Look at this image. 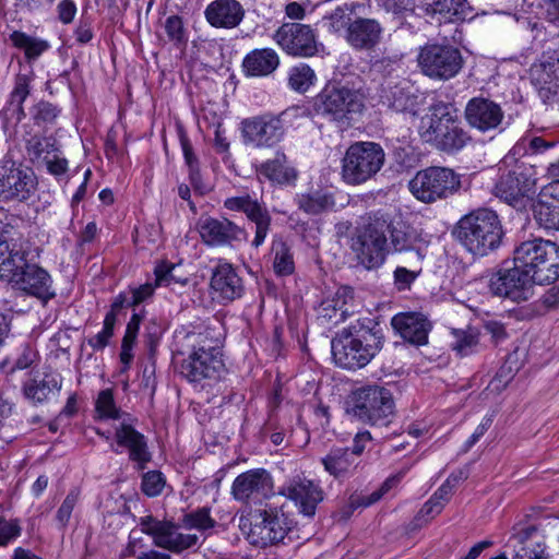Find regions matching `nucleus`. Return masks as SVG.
<instances>
[{
	"instance_id": "nucleus-1",
	"label": "nucleus",
	"mask_w": 559,
	"mask_h": 559,
	"mask_svg": "<svg viewBox=\"0 0 559 559\" xmlns=\"http://www.w3.org/2000/svg\"><path fill=\"white\" fill-rule=\"evenodd\" d=\"M356 265L366 271L382 267L390 254H406V266L393 271V285L399 292L411 288L423 272L428 241L423 233L402 218L378 210L366 213L350 239Z\"/></svg>"
},
{
	"instance_id": "nucleus-2",
	"label": "nucleus",
	"mask_w": 559,
	"mask_h": 559,
	"mask_svg": "<svg viewBox=\"0 0 559 559\" xmlns=\"http://www.w3.org/2000/svg\"><path fill=\"white\" fill-rule=\"evenodd\" d=\"M383 343L380 324L371 318L359 319L332 338V357L335 365L343 369H360L377 356Z\"/></svg>"
},
{
	"instance_id": "nucleus-3",
	"label": "nucleus",
	"mask_w": 559,
	"mask_h": 559,
	"mask_svg": "<svg viewBox=\"0 0 559 559\" xmlns=\"http://www.w3.org/2000/svg\"><path fill=\"white\" fill-rule=\"evenodd\" d=\"M418 135L424 143L447 154L460 152L472 140L462 127L456 107L442 100L432 103L420 118Z\"/></svg>"
},
{
	"instance_id": "nucleus-4",
	"label": "nucleus",
	"mask_w": 559,
	"mask_h": 559,
	"mask_svg": "<svg viewBox=\"0 0 559 559\" xmlns=\"http://www.w3.org/2000/svg\"><path fill=\"white\" fill-rule=\"evenodd\" d=\"M453 236L473 257L483 258L496 252L502 246L504 229L499 215L493 210L479 207L459 219L454 226Z\"/></svg>"
},
{
	"instance_id": "nucleus-5",
	"label": "nucleus",
	"mask_w": 559,
	"mask_h": 559,
	"mask_svg": "<svg viewBox=\"0 0 559 559\" xmlns=\"http://www.w3.org/2000/svg\"><path fill=\"white\" fill-rule=\"evenodd\" d=\"M513 261L525 269L537 285H549L559 278V246L551 240L522 241L513 250Z\"/></svg>"
},
{
	"instance_id": "nucleus-6",
	"label": "nucleus",
	"mask_w": 559,
	"mask_h": 559,
	"mask_svg": "<svg viewBox=\"0 0 559 559\" xmlns=\"http://www.w3.org/2000/svg\"><path fill=\"white\" fill-rule=\"evenodd\" d=\"M365 108L364 95L338 82H329L314 97L317 115L338 124H348Z\"/></svg>"
},
{
	"instance_id": "nucleus-7",
	"label": "nucleus",
	"mask_w": 559,
	"mask_h": 559,
	"mask_svg": "<svg viewBox=\"0 0 559 559\" xmlns=\"http://www.w3.org/2000/svg\"><path fill=\"white\" fill-rule=\"evenodd\" d=\"M350 414L371 427H388L395 418L392 392L381 385H366L353 392Z\"/></svg>"
},
{
	"instance_id": "nucleus-8",
	"label": "nucleus",
	"mask_w": 559,
	"mask_h": 559,
	"mask_svg": "<svg viewBox=\"0 0 559 559\" xmlns=\"http://www.w3.org/2000/svg\"><path fill=\"white\" fill-rule=\"evenodd\" d=\"M384 162L385 153L379 143L355 142L348 146L342 158V179L352 186L365 183L381 170Z\"/></svg>"
},
{
	"instance_id": "nucleus-9",
	"label": "nucleus",
	"mask_w": 559,
	"mask_h": 559,
	"mask_svg": "<svg viewBox=\"0 0 559 559\" xmlns=\"http://www.w3.org/2000/svg\"><path fill=\"white\" fill-rule=\"evenodd\" d=\"M408 188L417 200L433 203L455 194L461 188V176L448 167L430 166L417 171Z\"/></svg>"
},
{
	"instance_id": "nucleus-10",
	"label": "nucleus",
	"mask_w": 559,
	"mask_h": 559,
	"mask_svg": "<svg viewBox=\"0 0 559 559\" xmlns=\"http://www.w3.org/2000/svg\"><path fill=\"white\" fill-rule=\"evenodd\" d=\"M417 62L424 75L439 81L453 79L464 66L461 50L449 43H427L419 48Z\"/></svg>"
},
{
	"instance_id": "nucleus-11",
	"label": "nucleus",
	"mask_w": 559,
	"mask_h": 559,
	"mask_svg": "<svg viewBox=\"0 0 559 559\" xmlns=\"http://www.w3.org/2000/svg\"><path fill=\"white\" fill-rule=\"evenodd\" d=\"M260 522L251 525L248 540L255 547H267L294 540L295 521L283 508L266 507L259 511Z\"/></svg>"
},
{
	"instance_id": "nucleus-12",
	"label": "nucleus",
	"mask_w": 559,
	"mask_h": 559,
	"mask_svg": "<svg viewBox=\"0 0 559 559\" xmlns=\"http://www.w3.org/2000/svg\"><path fill=\"white\" fill-rule=\"evenodd\" d=\"M34 170L21 160H14L11 153L0 160V201L26 202L37 190Z\"/></svg>"
},
{
	"instance_id": "nucleus-13",
	"label": "nucleus",
	"mask_w": 559,
	"mask_h": 559,
	"mask_svg": "<svg viewBox=\"0 0 559 559\" xmlns=\"http://www.w3.org/2000/svg\"><path fill=\"white\" fill-rule=\"evenodd\" d=\"M534 285H537L536 281L513 260L512 266H509V261L506 260L502 267L489 280V290L492 295L515 302L528 300L533 295Z\"/></svg>"
},
{
	"instance_id": "nucleus-14",
	"label": "nucleus",
	"mask_w": 559,
	"mask_h": 559,
	"mask_svg": "<svg viewBox=\"0 0 559 559\" xmlns=\"http://www.w3.org/2000/svg\"><path fill=\"white\" fill-rule=\"evenodd\" d=\"M535 183V167L524 160H516L500 175L493 191L496 197L516 207L522 206L524 199L534 192Z\"/></svg>"
},
{
	"instance_id": "nucleus-15",
	"label": "nucleus",
	"mask_w": 559,
	"mask_h": 559,
	"mask_svg": "<svg viewBox=\"0 0 559 559\" xmlns=\"http://www.w3.org/2000/svg\"><path fill=\"white\" fill-rule=\"evenodd\" d=\"M240 132L245 145L271 148L283 140L285 128L280 116L263 114L243 119L240 122Z\"/></svg>"
},
{
	"instance_id": "nucleus-16",
	"label": "nucleus",
	"mask_w": 559,
	"mask_h": 559,
	"mask_svg": "<svg viewBox=\"0 0 559 559\" xmlns=\"http://www.w3.org/2000/svg\"><path fill=\"white\" fill-rule=\"evenodd\" d=\"M224 207L228 211L243 213L246 218L254 224L255 233L251 246L258 249L263 245L270 229L272 216L262 199H257L249 193L227 198Z\"/></svg>"
},
{
	"instance_id": "nucleus-17",
	"label": "nucleus",
	"mask_w": 559,
	"mask_h": 559,
	"mask_svg": "<svg viewBox=\"0 0 559 559\" xmlns=\"http://www.w3.org/2000/svg\"><path fill=\"white\" fill-rule=\"evenodd\" d=\"M273 39L289 56L309 58L318 53L316 31L307 24L284 23Z\"/></svg>"
},
{
	"instance_id": "nucleus-18",
	"label": "nucleus",
	"mask_w": 559,
	"mask_h": 559,
	"mask_svg": "<svg viewBox=\"0 0 559 559\" xmlns=\"http://www.w3.org/2000/svg\"><path fill=\"white\" fill-rule=\"evenodd\" d=\"M35 74L31 68L27 73H17L8 100L0 111L1 128L5 134L14 132L16 126L25 118L24 103L31 95Z\"/></svg>"
},
{
	"instance_id": "nucleus-19",
	"label": "nucleus",
	"mask_w": 559,
	"mask_h": 559,
	"mask_svg": "<svg viewBox=\"0 0 559 559\" xmlns=\"http://www.w3.org/2000/svg\"><path fill=\"white\" fill-rule=\"evenodd\" d=\"M464 118L472 129L481 133L501 131L504 111L501 105L491 98L476 96L466 103Z\"/></svg>"
},
{
	"instance_id": "nucleus-20",
	"label": "nucleus",
	"mask_w": 559,
	"mask_h": 559,
	"mask_svg": "<svg viewBox=\"0 0 559 559\" xmlns=\"http://www.w3.org/2000/svg\"><path fill=\"white\" fill-rule=\"evenodd\" d=\"M379 102L389 110L397 114L416 116L418 112L419 96L405 79H385L379 88Z\"/></svg>"
},
{
	"instance_id": "nucleus-21",
	"label": "nucleus",
	"mask_w": 559,
	"mask_h": 559,
	"mask_svg": "<svg viewBox=\"0 0 559 559\" xmlns=\"http://www.w3.org/2000/svg\"><path fill=\"white\" fill-rule=\"evenodd\" d=\"M224 370L223 357L213 354H210V356L199 355L198 352H189L179 367L182 378L202 388L211 381H217Z\"/></svg>"
},
{
	"instance_id": "nucleus-22",
	"label": "nucleus",
	"mask_w": 559,
	"mask_h": 559,
	"mask_svg": "<svg viewBox=\"0 0 559 559\" xmlns=\"http://www.w3.org/2000/svg\"><path fill=\"white\" fill-rule=\"evenodd\" d=\"M198 230L202 241L210 247L231 246L248 237L243 227L226 217H201L198 222Z\"/></svg>"
},
{
	"instance_id": "nucleus-23",
	"label": "nucleus",
	"mask_w": 559,
	"mask_h": 559,
	"mask_svg": "<svg viewBox=\"0 0 559 559\" xmlns=\"http://www.w3.org/2000/svg\"><path fill=\"white\" fill-rule=\"evenodd\" d=\"M280 493L293 501L299 513L307 518L314 516L318 504L323 500L322 488L301 476L290 478L281 488Z\"/></svg>"
},
{
	"instance_id": "nucleus-24",
	"label": "nucleus",
	"mask_w": 559,
	"mask_h": 559,
	"mask_svg": "<svg viewBox=\"0 0 559 559\" xmlns=\"http://www.w3.org/2000/svg\"><path fill=\"white\" fill-rule=\"evenodd\" d=\"M532 82L544 103L554 102L559 95V49H548L542 61L532 69Z\"/></svg>"
},
{
	"instance_id": "nucleus-25",
	"label": "nucleus",
	"mask_w": 559,
	"mask_h": 559,
	"mask_svg": "<svg viewBox=\"0 0 559 559\" xmlns=\"http://www.w3.org/2000/svg\"><path fill=\"white\" fill-rule=\"evenodd\" d=\"M507 546L513 549L512 559H549L544 537L535 525H514Z\"/></svg>"
},
{
	"instance_id": "nucleus-26",
	"label": "nucleus",
	"mask_w": 559,
	"mask_h": 559,
	"mask_svg": "<svg viewBox=\"0 0 559 559\" xmlns=\"http://www.w3.org/2000/svg\"><path fill=\"white\" fill-rule=\"evenodd\" d=\"M210 288L214 299L229 304L242 297L245 285L237 270L228 262L219 261L212 270Z\"/></svg>"
},
{
	"instance_id": "nucleus-27",
	"label": "nucleus",
	"mask_w": 559,
	"mask_h": 559,
	"mask_svg": "<svg viewBox=\"0 0 559 559\" xmlns=\"http://www.w3.org/2000/svg\"><path fill=\"white\" fill-rule=\"evenodd\" d=\"M273 489L271 474L264 468H254L239 474L233 485L231 495L235 500L249 502L252 499L265 498Z\"/></svg>"
},
{
	"instance_id": "nucleus-28",
	"label": "nucleus",
	"mask_w": 559,
	"mask_h": 559,
	"mask_svg": "<svg viewBox=\"0 0 559 559\" xmlns=\"http://www.w3.org/2000/svg\"><path fill=\"white\" fill-rule=\"evenodd\" d=\"M14 288L39 299L44 304L56 297L50 274L34 263L24 265V272L15 281Z\"/></svg>"
},
{
	"instance_id": "nucleus-29",
	"label": "nucleus",
	"mask_w": 559,
	"mask_h": 559,
	"mask_svg": "<svg viewBox=\"0 0 559 559\" xmlns=\"http://www.w3.org/2000/svg\"><path fill=\"white\" fill-rule=\"evenodd\" d=\"M391 325L405 342L423 346L428 343L431 322L420 312H400L391 319Z\"/></svg>"
},
{
	"instance_id": "nucleus-30",
	"label": "nucleus",
	"mask_w": 559,
	"mask_h": 559,
	"mask_svg": "<svg viewBox=\"0 0 559 559\" xmlns=\"http://www.w3.org/2000/svg\"><path fill=\"white\" fill-rule=\"evenodd\" d=\"M246 11L238 0H213L204 10L205 21L215 28L231 29L241 24Z\"/></svg>"
},
{
	"instance_id": "nucleus-31",
	"label": "nucleus",
	"mask_w": 559,
	"mask_h": 559,
	"mask_svg": "<svg viewBox=\"0 0 559 559\" xmlns=\"http://www.w3.org/2000/svg\"><path fill=\"white\" fill-rule=\"evenodd\" d=\"M383 28L379 21L368 17H356L347 28L346 43L355 50L368 51L380 43Z\"/></svg>"
},
{
	"instance_id": "nucleus-32",
	"label": "nucleus",
	"mask_w": 559,
	"mask_h": 559,
	"mask_svg": "<svg viewBox=\"0 0 559 559\" xmlns=\"http://www.w3.org/2000/svg\"><path fill=\"white\" fill-rule=\"evenodd\" d=\"M115 439L119 447L129 452V459L135 462L139 469H144L152 460L146 437L132 425L122 423L115 430Z\"/></svg>"
},
{
	"instance_id": "nucleus-33",
	"label": "nucleus",
	"mask_w": 559,
	"mask_h": 559,
	"mask_svg": "<svg viewBox=\"0 0 559 559\" xmlns=\"http://www.w3.org/2000/svg\"><path fill=\"white\" fill-rule=\"evenodd\" d=\"M280 56L272 48H257L242 59L241 68L247 78H264L280 67Z\"/></svg>"
},
{
	"instance_id": "nucleus-34",
	"label": "nucleus",
	"mask_w": 559,
	"mask_h": 559,
	"mask_svg": "<svg viewBox=\"0 0 559 559\" xmlns=\"http://www.w3.org/2000/svg\"><path fill=\"white\" fill-rule=\"evenodd\" d=\"M257 176L259 179L264 178L272 183L283 186L295 181L297 171L289 165L285 153L277 151L273 158L261 163L257 167Z\"/></svg>"
},
{
	"instance_id": "nucleus-35",
	"label": "nucleus",
	"mask_w": 559,
	"mask_h": 559,
	"mask_svg": "<svg viewBox=\"0 0 559 559\" xmlns=\"http://www.w3.org/2000/svg\"><path fill=\"white\" fill-rule=\"evenodd\" d=\"M190 352L199 355L210 354L223 357L221 333L215 326L201 324L186 335Z\"/></svg>"
},
{
	"instance_id": "nucleus-36",
	"label": "nucleus",
	"mask_w": 559,
	"mask_h": 559,
	"mask_svg": "<svg viewBox=\"0 0 559 559\" xmlns=\"http://www.w3.org/2000/svg\"><path fill=\"white\" fill-rule=\"evenodd\" d=\"M63 379L58 372H47L43 379H29L23 384V392L34 404H43L51 394H58L62 389Z\"/></svg>"
},
{
	"instance_id": "nucleus-37",
	"label": "nucleus",
	"mask_w": 559,
	"mask_h": 559,
	"mask_svg": "<svg viewBox=\"0 0 559 559\" xmlns=\"http://www.w3.org/2000/svg\"><path fill=\"white\" fill-rule=\"evenodd\" d=\"M428 14H438L447 22H463L469 19L472 7L467 0H424Z\"/></svg>"
},
{
	"instance_id": "nucleus-38",
	"label": "nucleus",
	"mask_w": 559,
	"mask_h": 559,
	"mask_svg": "<svg viewBox=\"0 0 559 559\" xmlns=\"http://www.w3.org/2000/svg\"><path fill=\"white\" fill-rule=\"evenodd\" d=\"M324 471L336 479L348 477L356 468L349 448H333L321 459Z\"/></svg>"
},
{
	"instance_id": "nucleus-39",
	"label": "nucleus",
	"mask_w": 559,
	"mask_h": 559,
	"mask_svg": "<svg viewBox=\"0 0 559 559\" xmlns=\"http://www.w3.org/2000/svg\"><path fill=\"white\" fill-rule=\"evenodd\" d=\"M198 546L199 536L197 534L181 533L173 522H168L167 528H165L162 537L156 542V547L174 554H181Z\"/></svg>"
},
{
	"instance_id": "nucleus-40",
	"label": "nucleus",
	"mask_w": 559,
	"mask_h": 559,
	"mask_svg": "<svg viewBox=\"0 0 559 559\" xmlns=\"http://www.w3.org/2000/svg\"><path fill=\"white\" fill-rule=\"evenodd\" d=\"M2 249L3 254L8 252V257L0 263V277L8 280L14 287L15 281L24 272V265L29 264L26 260V251L15 241L9 242V249Z\"/></svg>"
},
{
	"instance_id": "nucleus-41",
	"label": "nucleus",
	"mask_w": 559,
	"mask_h": 559,
	"mask_svg": "<svg viewBox=\"0 0 559 559\" xmlns=\"http://www.w3.org/2000/svg\"><path fill=\"white\" fill-rule=\"evenodd\" d=\"M12 45L24 51L27 62L38 59L50 48V44L41 38L31 36L21 31H14L10 34Z\"/></svg>"
},
{
	"instance_id": "nucleus-42",
	"label": "nucleus",
	"mask_w": 559,
	"mask_h": 559,
	"mask_svg": "<svg viewBox=\"0 0 559 559\" xmlns=\"http://www.w3.org/2000/svg\"><path fill=\"white\" fill-rule=\"evenodd\" d=\"M25 151L32 163L45 162L59 152V143L53 135L34 134L25 142Z\"/></svg>"
},
{
	"instance_id": "nucleus-43",
	"label": "nucleus",
	"mask_w": 559,
	"mask_h": 559,
	"mask_svg": "<svg viewBox=\"0 0 559 559\" xmlns=\"http://www.w3.org/2000/svg\"><path fill=\"white\" fill-rule=\"evenodd\" d=\"M298 209L308 215H319L335 205L333 195L321 190L297 194Z\"/></svg>"
},
{
	"instance_id": "nucleus-44",
	"label": "nucleus",
	"mask_w": 559,
	"mask_h": 559,
	"mask_svg": "<svg viewBox=\"0 0 559 559\" xmlns=\"http://www.w3.org/2000/svg\"><path fill=\"white\" fill-rule=\"evenodd\" d=\"M357 7L356 3H343L324 15L323 22L328 31L333 34L343 35L345 38L347 28L354 22L353 15Z\"/></svg>"
},
{
	"instance_id": "nucleus-45",
	"label": "nucleus",
	"mask_w": 559,
	"mask_h": 559,
	"mask_svg": "<svg viewBox=\"0 0 559 559\" xmlns=\"http://www.w3.org/2000/svg\"><path fill=\"white\" fill-rule=\"evenodd\" d=\"M61 114V108L48 100L40 99L29 108V118L34 126L48 129L53 126Z\"/></svg>"
},
{
	"instance_id": "nucleus-46",
	"label": "nucleus",
	"mask_w": 559,
	"mask_h": 559,
	"mask_svg": "<svg viewBox=\"0 0 559 559\" xmlns=\"http://www.w3.org/2000/svg\"><path fill=\"white\" fill-rule=\"evenodd\" d=\"M272 251L274 252V272L280 276L293 274L295 271V262L288 245L283 240L274 241Z\"/></svg>"
},
{
	"instance_id": "nucleus-47",
	"label": "nucleus",
	"mask_w": 559,
	"mask_h": 559,
	"mask_svg": "<svg viewBox=\"0 0 559 559\" xmlns=\"http://www.w3.org/2000/svg\"><path fill=\"white\" fill-rule=\"evenodd\" d=\"M533 216L540 227L559 231V203L535 202L533 204Z\"/></svg>"
},
{
	"instance_id": "nucleus-48",
	"label": "nucleus",
	"mask_w": 559,
	"mask_h": 559,
	"mask_svg": "<svg viewBox=\"0 0 559 559\" xmlns=\"http://www.w3.org/2000/svg\"><path fill=\"white\" fill-rule=\"evenodd\" d=\"M314 71L306 63L293 67L288 73V85L298 93L307 92L316 81Z\"/></svg>"
},
{
	"instance_id": "nucleus-49",
	"label": "nucleus",
	"mask_w": 559,
	"mask_h": 559,
	"mask_svg": "<svg viewBox=\"0 0 559 559\" xmlns=\"http://www.w3.org/2000/svg\"><path fill=\"white\" fill-rule=\"evenodd\" d=\"M182 524L188 530L206 532L214 528L217 522L211 516V509L207 507L198 508L182 518Z\"/></svg>"
},
{
	"instance_id": "nucleus-50",
	"label": "nucleus",
	"mask_w": 559,
	"mask_h": 559,
	"mask_svg": "<svg viewBox=\"0 0 559 559\" xmlns=\"http://www.w3.org/2000/svg\"><path fill=\"white\" fill-rule=\"evenodd\" d=\"M176 264L170 261H160L154 267L156 285L159 287H171L174 285L186 286L189 282L187 277H180L175 274Z\"/></svg>"
},
{
	"instance_id": "nucleus-51",
	"label": "nucleus",
	"mask_w": 559,
	"mask_h": 559,
	"mask_svg": "<svg viewBox=\"0 0 559 559\" xmlns=\"http://www.w3.org/2000/svg\"><path fill=\"white\" fill-rule=\"evenodd\" d=\"M95 409L99 417L104 419H119L122 415L121 409L116 405L111 389H105L98 393Z\"/></svg>"
},
{
	"instance_id": "nucleus-52",
	"label": "nucleus",
	"mask_w": 559,
	"mask_h": 559,
	"mask_svg": "<svg viewBox=\"0 0 559 559\" xmlns=\"http://www.w3.org/2000/svg\"><path fill=\"white\" fill-rule=\"evenodd\" d=\"M455 341L452 349L461 357L467 356L476 352L478 347V335L473 331H454Z\"/></svg>"
},
{
	"instance_id": "nucleus-53",
	"label": "nucleus",
	"mask_w": 559,
	"mask_h": 559,
	"mask_svg": "<svg viewBox=\"0 0 559 559\" xmlns=\"http://www.w3.org/2000/svg\"><path fill=\"white\" fill-rule=\"evenodd\" d=\"M165 32L170 41L176 46H185L188 41L187 32L181 16L174 14L165 21Z\"/></svg>"
},
{
	"instance_id": "nucleus-54",
	"label": "nucleus",
	"mask_w": 559,
	"mask_h": 559,
	"mask_svg": "<svg viewBox=\"0 0 559 559\" xmlns=\"http://www.w3.org/2000/svg\"><path fill=\"white\" fill-rule=\"evenodd\" d=\"M166 480L159 471H150L142 476L141 489L147 497L159 496L165 487Z\"/></svg>"
},
{
	"instance_id": "nucleus-55",
	"label": "nucleus",
	"mask_w": 559,
	"mask_h": 559,
	"mask_svg": "<svg viewBox=\"0 0 559 559\" xmlns=\"http://www.w3.org/2000/svg\"><path fill=\"white\" fill-rule=\"evenodd\" d=\"M444 506L441 502L430 497L414 518L412 522L414 528L421 527L427 524L431 519L440 514Z\"/></svg>"
},
{
	"instance_id": "nucleus-56",
	"label": "nucleus",
	"mask_w": 559,
	"mask_h": 559,
	"mask_svg": "<svg viewBox=\"0 0 559 559\" xmlns=\"http://www.w3.org/2000/svg\"><path fill=\"white\" fill-rule=\"evenodd\" d=\"M444 506L441 502L430 497L414 518L412 522L414 528L421 527L427 524L431 519L440 514Z\"/></svg>"
},
{
	"instance_id": "nucleus-57",
	"label": "nucleus",
	"mask_w": 559,
	"mask_h": 559,
	"mask_svg": "<svg viewBox=\"0 0 559 559\" xmlns=\"http://www.w3.org/2000/svg\"><path fill=\"white\" fill-rule=\"evenodd\" d=\"M22 533V527L17 519H5L0 516V547L7 546L16 539Z\"/></svg>"
},
{
	"instance_id": "nucleus-58",
	"label": "nucleus",
	"mask_w": 559,
	"mask_h": 559,
	"mask_svg": "<svg viewBox=\"0 0 559 559\" xmlns=\"http://www.w3.org/2000/svg\"><path fill=\"white\" fill-rule=\"evenodd\" d=\"M167 521H159L153 515L142 516L140 519V527L142 533L152 536L153 544L156 546V542L162 537L165 528H167Z\"/></svg>"
},
{
	"instance_id": "nucleus-59",
	"label": "nucleus",
	"mask_w": 559,
	"mask_h": 559,
	"mask_svg": "<svg viewBox=\"0 0 559 559\" xmlns=\"http://www.w3.org/2000/svg\"><path fill=\"white\" fill-rule=\"evenodd\" d=\"M115 325L111 320H104L103 329L96 335L87 340V344L95 350H103L109 345L110 338L114 336Z\"/></svg>"
},
{
	"instance_id": "nucleus-60",
	"label": "nucleus",
	"mask_w": 559,
	"mask_h": 559,
	"mask_svg": "<svg viewBox=\"0 0 559 559\" xmlns=\"http://www.w3.org/2000/svg\"><path fill=\"white\" fill-rule=\"evenodd\" d=\"M392 158L394 163L397 165V170L402 171L414 166L415 157L413 147L411 145L406 146H394L392 151Z\"/></svg>"
},
{
	"instance_id": "nucleus-61",
	"label": "nucleus",
	"mask_w": 559,
	"mask_h": 559,
	"mask_svg": "<svg viewBox=\"0 0 559 559\" xmlns=\"http://www.w3.org/2000/svg\"><path fill=\"white\" fill-rule=\"evenodd\" d=\"M78 500L79 491L75 489L71 490L64 498L61 506L59 507L56 514V519L62 527H64L68 524Z\"/></svg>"
},
{
	"instance_id": "nucleus-62",
	"label": "nucleus",
	"mask_w": 559,
	"mask_h": 559,
	"mask_svg": "<svg viewBox=\"0 0 559 559\" xmlns=\"http://www.w3.org/2000/svg\"><path fill=\"white\" fill-rule=\"evenodd\" d=\"M158 287L156 285V282L153 283L147 282L145 284H142L138 287L130 288V292L132 294L130 301L128 302L129 307H135L142 302L147 301L151 299L155 293V288Z\"/></svg>"
},
{
	"instance_id": "nucleus-63",
	"label": "nucleus",
	"mask_w": 559,
	"mask_h": 559,
	"mask_svg": "<svg viewBox=\"0 0 559 559\" xmlns=\"http://www.w3.org/2000/svg\"><path fill=\"white\" fill-rule=\"evenodd\" d=\"M381 8L386 12L401 16L407 12H414L415 0H379Z\"/></svg>"
},
{
	"instance_id": "nucleus-64",
	"label": "nucleus",
	"mask_w": 559,
	"mask_h": 559,
	"mask_svg": "<svg viewBox=\"0 0 559 559\" xmlns=\"http://www.w3.org/2000/svg\"><path fill=\"white\" fill-rule=\"evenodd\" d=\"M58 20L64 24H71L78 12V7L73 0H61L56 7Z\"/></svg>"
}]
</instances>
